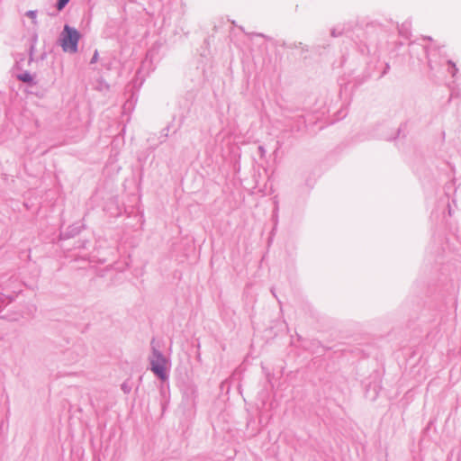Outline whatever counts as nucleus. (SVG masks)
<instances>
[{
	"instance_id": "nucleus-1",
	"label": "nucleus",
	"mask_w": 461,
	"mask_h": 461,
	"mask_svg": "<svg viewBox=\"0 0 461 461\" xmlns=\"http://www.w3.org/2000/svg\"><path fill=\"white\" fill-rule=\"evenodd\" d=\"M80 33L75 28L66 24L61 33V47L64 51L75 53L77 50V43Z\"/></svg>"
},
{
	"instance_id": "nucleus-2",
	"label": "nucleus",
	"mask_w": 461,
	"mask_h": 461,
	"mask_svg": "<svg viewBox=\"0 0 461 461\" xmlns=\"http://www.w3.org/2000/svg\"><path fill=\"white\" fill-rule=\"evenodd\" d=\"M152 371L158 375L161 379H166V366L167 361L161 356H157L156 359L151 362Z\"/></svg>"
},
{
	"instance_id": "nucleus-3",
	"label": "nucleus",
	"mask_w": 461,
	"mask_h": 461,
	"mask_svg": "<svg viewBox=\"0 0 461 461\" xmlns=\"http://www.w3.org/2000/svg\"><path fill=\"white\" fill-rule=\"evenodd\" d=\"M18 78L23 82H32V77L29 73H23L18 76Z\"/></svg>"
},
{
	"instance_id": "nucleus-4",
	"label": "nucleus",
	"mask_w": 461,
	"mask_h": 461,
	"mask_svg": "<svg viewBox=\"0 0 461 461\" xmlns=\"http://www.w3.org/2000/svg\"><path fill=\"white\" fill-rule=\"evenodd\" d=\"M68 1L69 0H59L57 5L58 10H62L65 7V5L68 3Z\"/></svg>"
}]
</instances>
